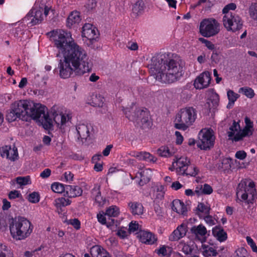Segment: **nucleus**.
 Instances as JSON below:
<instances>
[{"label": "nucleus", "instance_id": "nucleus-5", "mask_svg": "<svg viewBox=\"0 0 257 257\" xmlns=\"http://www.w3.org/2000/svg\"><path fill=\"white\" fill-rule=\"evenodd\" d=\"M196 118V112L192 107L181 109L177 114L175 127L177 129L185 131L192 124Z\"/></svg>", "mask_w": 257, "mask_h": 257}, {"label": "nucleus", "instance_id": "nucleus-52", "mask_svg": "<svg viewBox=\"0 0 257 257\" xmlns=\"http://www.w3.org/2000/svg\"><path fill=\"white\" fill-rule=\"evenodd\" d=\"M100 186L98 184H95L93 188L91 190V197L94 199L96 196L101 195L100 191Z\"/></svg>", "mask_w": 257, "mask_h": 257}, {"label": "nucleus", "instance_id": "nucleus-48", "mask_svg": "<svg viewBox=\"0 0 257 257\" xmlns=\"http://www.w3.org/2000/svg\"><path fill=\"white\" fill-rule=\"evenodd\" d=\"M231 257H247V252L245 248L241 247L237 249Z\"/></svg>", "mask_w": 257, "mask_h": 257}, {"label": "nucleus", "instance_id": "nucleus-61", "mask_svg": "<svg viewBox=\"0 0 257 257\" xmlns=\"http://www.w3.org/2000/svg\"><path fill=\"white\" fill-rule=\"evenodd\" d=\"M235 156L236 158L242 160L246 158V153L244 151H238L236 152Z\"/></svg>", "mask_w": 257, "mask_h": 257}, {"label": "nucleus", "instance_id": "nucleus-17", "mask_svg": "<svg viewBox=\"0 0 257 257\" xmlns=\"http://www.w3.org/2000/svg\"><path fill=\"white\" fill-rule=\"evenodd\" d=\"M187 232L186 225L182 224L174 230L169 236L171 241H177L185 236Z\"/></svg>", "mask_w": 257, "mask_h": 257}, {"label": "nucleus", "instance_id": "nucleus-32", "mask_svg": "<svg viewBox=\"0 0 257 257\" xmlns=\"http://www.w3.org/2000/svg\"><path fill=\"white\" fill-rule=\"evenodd\" d=\"M12 182L13 184L17 183L21 187L31 184V180L29 176L18 177Z\"/></svg>", "mask_w": 257, "mask_h": 257}, {"label": "nucleus", "instance_id": "nucleus-14", "mask_svg": "<svg viewBox=\"0 0 257 257\" xmlns=\"http://www.w3.org/2000/svg\"><path fill=\"white\" fill-rule=\"evenodd\" d=\"M0 155L3 158L6 157L12 161H15L18 158V152L17 148L14 147L6 146L0 148Z\"/></svg>", "mask_w": 257, "mask_h": 257}, {"label": "nucleus", "instance_id": "nucleus-33", "mask_svg": "<svg viewBox=\"0 0 257 257\" xmlns=\"http://www.w3.org/2000/svg\"><path fill=\"white\" fill-rule=\"evenodd\" d=\"M213 192L212 187L207 184H204L203 186L201 185L199 187H196L195 192L199 194L201 192L203 194H210Z\"/></svg>", "mask_w": 257, "mask_h": 257}, {"label": "nucleus", "instance_id": "nucleus-57", "mask_svg": "<svg viewBox=\"0 0 257 257\" xmlns=\"http://www.w3.org/2000/svg\"><path fill=\"white\" fill-rule=\"evenodd\" d=\"M94 199L95 203L97 204L98 206H102L104 205L106 201L105 199L103 198L101 195L96 196V198Z\"/></svg>", "mask_w": 257, "mask_h": 257}, {"label": "nucleus", "instance_id": "nucleus-31", "mask_svg": "<svg viewBox=\"0 0 257 257\" xmlns=\"http://www.w3.org/2000/svg\"><path fill=\"white\" fill-rule=\"evenodd\" d=\"M202 254L204 257H214L217 255V252L212 246L203 245Z\"/></svg>", "mask_w": 257, "mask_h": 257}, {"label": "nucleus", "instance_id": "nucleus-16", "mask_svg": "<svg viewBox=\"0 0 257 257\" xmlns=\"http://www.w3.org/2000/svg\"><path fill=\"white\" fill-rule=\"evenodd\" d=\"M92 128L90 124L84 123L79 124L76 126V130L79 135V138L83 141V140H86L90 136V130Z\"/></svg>", "mask_w": 257, "mask_h": 257}, {"label": "nucleus", "instance_id": "nucleus-39", "mask_svg": "<svg viewBox=\"0 0 257 257\" xmlns=\"http://www.w3.org/2000/svg\"><path fill=\"white\" fill-rule=\"evenodd\" d=\"M180 245L182 246V250L186 254H190L194 249V243L190 242L189 244L181 242Z\"/></svg>", "mask_w": 257, "mask_h": 257}, {"label": "nucleus", "instance_id": "nucleus-29", "mask_svg": "<svg viewBox=\"0 0 257 257\" xmlns=\"http://www.w3.org/2000/svg\"><path fill=\"white\" fill-rule=\"evenodd\" d=\"M210 207L205 205L203 203H199L196 208V213L202 218L204 216L209 214Z\"/></svg>", "mask_w": 257, "mask_h": 257}, {"label": "nucleus", "instance_id": "nucleus-36", "mask_svg": "<svg viewBox=\"0 0 257 257\" xmlns=\"http://www.w3.org/2000/svg\"><path fill=\"white\" fill-rule=\"evenodd\" d=\"M219 101V95L215 93L212 94L209 97V101L207 102L208 107L211 109V107H216L218 106Z\"/></svg>", "mask_w": 257, "mask_h": 257}, {"label": "nucleus", "instance_id": "nucleus-37", "mask_svg": "<svg viewBox=\"0 0 257 257\" xmlns=\"http://www.w3.org/2000/svg\"><path fill=\"white\" fill-rule=\"evenodd\" d=\"M55 206L57 207V209L60 208L61 210V208L62 207H65L68 205H70L71 203V201L68 199H66L63 197L59 198L55 200Z\"/></svg>", "mask_w": 257, "mask_h": 257}, {"label": "nucleus", "instance_id": "nucleus-63", "mask_svg": "<svg viewBox=\"0 0 257 257\" xmlns=\"http://www.w3.org/2000/svg\"><path fill=\"white\" fill-rule=\"evenodd\" d=\"M139 228V224L136 222L133 223L131 222L129 224V231L130 232H134L138 230Z\"/></svg>", "mask_w": 257, "mask_h": 257}, {"label": "nucleus", "instance_id": "nucleus-22", "mask_svg": "<svg viewBox=\"0 0 257 257\" xmlns=\"http://www.w3.org/2000/svg\"><path fill=\"white\" fill-rule=\"evenodd\" d=\"M213 235L220 241H225L227 237V233L220 226H215L212 229Z\"/></svg>", "mask_w": 257, "mask_h": 257}, {"label": "nucleus", "instance_id": "nucleus-30", "mask_svg": "<svg viewBox=\"0 0 257 257\" xmlns=\"http://www.w3.org/2000/svg\"><path fill=\"white\" fill-rule=\"evenodd\" d=\"M198 172L199 169L197 167L190 164L185 169L183 170L180 175L195 177Z\"/></svg>", "mask_w": 257, "mask_h": 257}, {"label": "nucleus", "instance_id": "nucleus-41", "mask_svg": "<svg viewBox=\"0 0 257 257\" xmlns=\"http://www.w3.org/2000/svg\"><path fill=\"white\" fill-rule=\"evenodd\" d=\"M227 97L229 100V102L227 105V108H229V105H232L236 99L239 97V95L233 92L231 90L227 91Z\"/></svg>", "mask_w": 257, "mask_h": 257}, {"label": "nucleus", "instance_id": "nucleus-19", "mask_svg": "<svg viewBox=\"0 0 257 257\" xmlns=\"http://www.w3.org/2000/svg\"><path fill=\"white\" fill-rule=\"evenodd\" d=\"M140 237L142 242L146 244H153L157 241L155 235L150 232L142 231L140 233Z\"/></svg>", "mask_w": 257, "mask_h": 257}, {"label": "nucleus", "instance_id": "nucleus-62", "mask_svg": "<svg viewBox=\"0 0 257 257\" xmlns=\"http://www.w3.org/2000/svg\"><path fill=\"white\" fill-rule=\"evenodd\" d=\"M154 210L158 218L160 219L163 216L162 208L159 205L156 204L154 205Z\"/></svg>", "mask_w": 257, "mask_h": 257}, {"label": "nucleus", "instance_id": "nucleus-21", "mask_svg": "<svg viewBox=\"0 0 257 257\" xmlns=\"http://www.w3.org/2000/svg\"><path fill=\"white\" fill-rule=\"evenodd\" d=\"M105 216L103 212L102 214L99 213L97 215L98 221L102 224H106L107 227L112 230L114 228V225H115V227L117 226V221L115 220L114 219L109 218H108V221H107Z\"/></svg>", "mask_w": 257, "mask_h": 257}, {"label": "nucleus", "instance_id": "nucleus-53", "mask_svg": "<svg viewBox=\"0 0 257 257\" xmlns=\"http://www.w3.org/2000/svg\"><path fill=\"white\" fill-rule=\"evenodd\" d=\"M156 251L158 255L161 256L169 257L170 255V254L168 253L167 247L165 246H162Z\"/></svg>", "mask_w": 257, "mask_h": 257}, {"label": "nucleus", "instance_id": "nucleus-8", "mask_svg": "<svg viewBox=\"0 0 257 257\" xmlns=\"http://www.w3.org/2000/svg\"><path fill=\"white\" fill-rule=\"evenodd\" d=\"M223 24L228 31L235 32L242 28V22L235 13H227L223 18Z\"/></svg>", "mask_w": 257, "mask_h": 257}, {"label": "nucleus", "instance_id": "nucleus-42", "mask_svg": "<svg viewBox=\"0 0 257 257\" xmlns=\"http://www.w3.org/2000/svg\"><path fill=\"white\" fill-rule=\"evenodd\" d=\"M232 159L229 158H223L221 160V164L219 165L218 168L223 170L229 169L231 168Z\"/></svg>", "mask_w": 257, "mask_h": 257}, {"label": "nucleus", "instance_id": "nucleus-13", "mask_svg": "<svg viewBox=\"0 0 257 257\" xmlns=\"http://www.w3.org/2000/svg\"><path fill=\"white\" fill-rule=\"evenodd\" d=\"M211 80V74L208 71L200 74L194 82V87L196 89H203L209 86Z\"/></svg>", "mask_w": 257, "mask_h": 257}, {"label": "nucleus", "instance_id": "nucleus-3", "mask_svg": "<svg viewBox=\"0 0 257 257\" xmlns=\"http://www.w3.org/2000/svg\"><path fill=\"white\" fill-rule=\"evenodd\" d=\"M23 103L26 121L31 119H39L45 128H51L52 127L53 121L48 113H45L46 107L44 105L27 100H23Z\"/></svg>", "mask_w": 257, "mask_h": 257}, {"label": "nucleus", "instance_id": "nucleus-11", "mask_svg": "<svg viewBox=\"0 0 257 257\" xmlns=\"http://www.w3.org/2000/svg\"><path fill=\"white\" fill-rule=\"evenodd\" d=\"M26 117L23 100L14 103L11 109L6 115V119L9 122L14 121L17 118L26 121Z\"/></svg>", "mask_w": 257, "mask_h": 257}, {"label": "nucleus", "instance_id": "nucleus-58", "mask_svg": "<svg viewBox=\"0 0 257 257\" xmlns=\"http://www.w3.org/2000/svg\"><path fill=\"white\" fill-rule=\"evenodd\" d=\"M246 238L248 244L250 246L253 251L256 252L257 246H256V244L253 241V239L249 236H247Z\"/></svg>", "mask_w": 257, "mask_h": 257}, {"label": "nucleus", "instance_id": "nucleus-50", "mask_svg": "<svg viewBox=\"0 0 257 257\" xmlns=\"http://www.w3.org/2000/svg\"><path fill=\"white\" fill-rule=\"evenodd\" d=\"M130 233V231H127L126 228L121 227L116 232V235L121 239L126 238Z\"/></svg>", "mask_w": 257, "mask_h": 257}, {"label": "nucleus", "instance_id": "nucleus-60", "mask_svg": "<svg viewBox=\"0 0 257 257\" xmlns=\"http://www.w3.org/2000/svg\"><path fill=\"white\" fill-rule=\"evenodd\" d=\"M204 219L205 220L206 223H207L210 226H212L215 224V221L211 216L209 214L206 215L203 217Z\"/></svg>", "mask_w": 257, "mask_h": 257}, {"label": "nucleus", "instance_id": "nucleus-28", "mask_svg": "<svg viewBox=\"0 0 257 257\" xmlns=\"http://www.w3.org/2000/svg\"><path fill=\"white\" fill-rule=\"evenodd\" d=\"M131 212L133 215H141L143 213L144 207L140 203L134 202L128 203Z\"/></svg>", "mask_w": 257, "mask_h": 257}, {"label": "nucleus", "instance_id": "nucleus-1", "mask_svg": "<svg viewBox=\"0 0 257 257\" xmlns=\"http://www.w3.org/2000/svg\"><path fill=\"white\" fill-rule=\"evenodd\" d=\"M51 40L58 49V54H62L63 60H60L54 73L58 72L61 78L70 77L74 72L77 75H82L91 70L92 64L85 50L75 43L70 32L63 30H55L47 33Z\"/></svg>", "mask_w": 257, "mask_h": 257}, {"label": "nucleus", "instance_id": "nucleus-27", "mask_svg": "<svg viewBox=\"0 0 257 257\" xmlns=\"http://www.w3.org/2000/svg\"><path fill=\"white\" fill-rule=\"evenodd\" d=\"M172 209L179 214H184L187 211V208L184 203L179 200L173 202Z\"/></svg>", "mask_w": 257, "mask_h": 257}, {"label": "nucleus", "instance_id": "nucleus-7", "mask_svg": "<svg viewBox=\"0 0 257 257\" xmlns=\"http://www.w3.org/2000/svg\"><path fill=\"white\" fill-rule=\"evenodd\" d=\"M126 117L131 121H136L143 128H149L152 123L149 111L146 109H138L132 114L125 113Z\"/></svg>", "mask_w": 257, "mask_h": 257}, {"label": "nucleus", "instance_id": "nucleus-18", "mask_svg": "<svg viewBox=\"0 0 257 257\" xmlns=\"http://www.w3.org/2000/svg\"><path fill=\"white\" fill-rule=\"evenodd\" d=\"M97 32L98 30L95 28L87 31L82 32V36L87 39L86 42L88 46H91L96 41Z\"/></svg>", "mask_w": 257, "mask_h": 257}, {"label": "nucleus", "instance_id": "nucleus-46", "mask_svg": "<svg viewBox=\"0 0 257 257\" xmlns=\"http://www.w3.org/2000/svg\"><path fill=\"white\" fill-rule=\"evenodd\" d=\"M103 97L100 95H96L92 97L93 105L95 107H102L103 104Z\"/></svg>", "mask_w": 257, "mask_h": 257}, {"label": "nucleus", "instance_id": "nucleus-43", "mask_svg": "<svg viewBox=\"0 0 257 257\" xmlns=\"http://www.w3.org/2000/svg\"><path fill=\"white\" fill-rule=\"evenodd\" d=\"M119 214V209L116 206H111L106 210L105 215L110 218V217H116Z\"/></svg>", "mask_w": 257, "mask_h": 257}, {"label": "nucleus", "instance_id": "nucleus-2", "mask_svg": "<svg viewBox=\"0 0 257 257\" xmlns=\"http://www.w3.org/2000/svg\"><path fill=\"white\" fill-rule=\"evenodd\" d=\"M181 60L177 55L170 57L166 54L153 56L148 64L149 73L157 80L172 83L182 75Z\"/></svg>", "mask_w": 257, "mask_h": 257}, {"label": "nucleus", "instance_id": "nucleus-47", "mask_svg": "<svg viewBox=\"0 0 257 257\" xmlns=\"http://www.w3.org/2000/svg\"><path fill=\"white\" fill-rule=\"evenodd\" d=\"M249 14L252 19L257 20V4H251L249 8Z\"/></svg>", "mask_w": 257, "mask_h": 257}, {"label": "nucleus", "instance_id": "nucleus-38", "mask_svg": "<svg viewBox=\"0 0 257 257\" xmlns=\"http://www.w3.org/2000/svg\"><path fill=\"white\" fill-rule=\"evenodd\" d=\"M239 129H240L239 124L234 120L232 125L229 127V131L227 133L229 140L232 141V138L235 136V133Z\"/></svg>", "mask_w": 257, "mask_h": 257}, {"label": "nucleus", "instance_id": "nucleus-64", "mask_svg": "<svg viewBox=\"0 0 257 257\" xmlns=\"http://www.w3.org/2000/svg\"><path fill=\"white\" fill-rule=\"evenodd\" d=\"M175 135L176 136V144L178 145L181 144L183 141V138L181 133L179 132L176 131L175 132Z\"/></svg>", "mask_w": 257, "mask_h": 257}, {"label": "nucleus", "instance_id": "nucleus-4", "mask_svg": "<svg viewBox=\"0 0 257 257\" xmlns=\"http://www.w3.org/2000/svg\"><path fill=\"white\" fill-rule=\"evenodd\" d=\"M12 236L17 240L24 239L32 232L33 226L26 218L19 216L12 219L10 224Z\"/></svg>", "mask_w": 257, "mask_h": 257}, {"label": "nucleus", "instance_id": "nucleus-26", "mask_svg": "<svg viewBox=\"0 0 257 257\" xmlns=\"http://www.w3.org/2000/svg\"><path fill=\"white\" fill-rule=\"evenodd\" d=\"M53 116V121L56 123L57 126L60 128L66 123L67 121L66 116L62 113H57L54 111L52 112Z\"/></svg>", "mask_w": 257, "mask_h": 257}, {"label": "nucleus", "instance_id": "nucleus-34", "mask_svg": "<svg viewBox=\"0 0 257 257\" xmlns=\"http://www.w3.org/2000/svg\"><path fill=\"white\" fill-rule=\"evenodd\" d=\"M138 157L141 160L146 161L148 162L155 163L157 160V158L152 155L148 152H140Z\"/></svg>", "mask_w": 257, "mask_h": 257}, {"label": "nucleus", "instance_id": "nucleus-44", "mask_svg": "<svg viewBox=\"0 0 257 257\" xmlns=\"http://www.w3.org/2000/svg\"><path fill=\"white\" fill-rule=\"evenodd\" d=\"M66 185L59 183H54L51 185V189L53 191L57 193H65Z\"/></svg>", "mask_w": 257, "mask_h": 257}, {"label": "nucleus", "instance_id": "nucleus-20", "mask_svg": "<svg viewBox=\"0 0 257 257\" xmlns=\"http://www.w3.org/2000/svg\"><path fill=\"white\" fill-rule=\"evenodd\" d=\"M81 187L75 185H66L65 194L69 198L80 196L82 195Z\"/></svg>", "mask_w": 257, "mask_h": 257}, {"label": "nucleus", "instance_id": "nucleus-40", "mask_svg": "<svg viewBox=\"0 0 257 257\" xmlns=\"http://www.w3.org/2000/svg\"><path fill=\"white\" fill-rule=\"evenodd\" d=\"M147 173V171H143L137 173L136 177H140L141 178L139 183L140 186H143L145 184H146L150 181V178L146 176Z\"/></svg>", "mask_w": 257, "mask_h": 257}, {"label": "nucleus", "instance_id": "nucleus-9", "mask_svg": "<svg viewBox=\"0 0 257 257\" xmlns=\"http://www.w3.org/2000/svg\"><path fill=\"white\" fill-rule=\"evenodd\" d=\"M214 141L215 137L212 130H201L199 134L197 146L201 150H210L213 147Z\"/></svg>", "mask_w": 257, "mask_h": 257}, {"label": "nucleus", "instance_id": "nucleus-45", "mask_svg": "<svg viewBox=\"0 0 257 257\" xmlns=\"http://www.w3.org/2000/svg\"><path fill=\"white\" fill-rule=\"evenodd\" d=\"M239 92H242L244 95L248 98H251L254 96L253 90L249 87H243L239 89Z\"/></svg>", "mask_w": 257, "mask_h": 257}, {"label": "nucleus", "instance_id": "nucleus-59", "mask_svg": "<svg viewBox=\"0 0 257 257\" xmlns=\"http://www.w3.org/2000/svg\"><path fill=\"white\" fill-rule=\"evenodd\" d=\"M98 255L97 257H111L110 255L105 249L98 248L97 249Z\"/></svg>", "mask_w": 257, "mask_h": 257}, {"label": "nucleus", "instance_id": "nucleus-35", "mask_svg": "<svg viewBox=\"0 0 257 257\" xmlns=\"http://www.w3.org/2000/svg\"><path fill=\"white\" fill-rule=\"evenodd\" d=\"M158 154L164 157H169L174 154V152L171 151L167 146H162L157 150Z\"/></svg>", "mask_w": 257, "mask_h": 257}, {"label": "nucleus", "instance_id": "nucleus-10", "mask_svg": "<svg viewBox=\"0 0 257 257\" xmlns=\"http://www.w3.org/2000/svg\"><path fill=\"white\" fill-rule=\"evenodd\" d=\"M255 194V189L253 182H249L247 185L246 183L243 181L238 184L236 195H240L243 200H247L248 199V201H250L253 200Z\"/></svg>", "mask_w": 257, "mask_h": 257}, {"label": "nucleus", "instance_id": "nucleus-23", "mask_svg": "<svg viewBox=\"0 0 257 257\" xmlns=\"http://www.w3.org/2000/svg\"><path fill=\"white\" fill-rule=\"evenodd\" d=\"M252 135V130L244 127L242 131L237 133L232 138V141L238 142L245 137H249Z\"/></svg>", "mask_w": 257, "mask_h": 257}, {"label": "nucleus", "instance_id": "nucleus-49", "mask_svg": "<svg viewBox=\"0 0 257 257\" xmlns=\"http://www.w3.org/2000/svg\"><path fill=\"white\" fill-rule=\"evenodd\" d=\"M28 199L31 203H36L40 200V195L38 193L34 192L28 195Z\"/></svg>", "mask_w": 257, "mask_h": 257}, {"label": "nucleus", "instance_id": "nucleus-12", "mask_svg": "<svg viewBox=\"0 0 257 257\" xmlns=\"http://www.w3.org/2000/svg\"><path fill=\"white\" fill-rule=\"evenodd\" d=\"M43 20V9L41 8L32 9L24 18V21L27 22L29 27H32L39 24Z\"/></svg>", "mask_w": 257, "mask_h": 257}, {"label": "nucleus", "instance_id": "nucleus-6", "mask_svg": "<svg viewBox=\"0 0 257 257\" xmlns=\"http://www.w3.org/2000/svg\"><path fill=\"white\" fill-rule=\"evenodd\" d=\"M220 24L213 18L205 19L200 24L199 32L204 37H211L220 32Z\"/></svg>", "mask_w": 257, "mask_h": 257}, {"label": "nucleus", "instance_id": "nucleus-24", "mask_svg": "<svg viewBox=\"0 0 257 257\" xmlns=\"http://www.w3.org/2000/svg\"><path fill=\"white\" fill-rule=\"evenodd\" d=\"M81 21L80 13L77 11L71 13L67 20V26L70 28L73 25L79 23Z\"/></svg>", "mask_w": 257, "mask_h": 257}, {"label": "nucleus", "instance_id": "nucleus-51", "mask_svg": "<svg viewBox=\"0 0 257 257\" xmlns=\"http://www.w3.org/2000/svg\"><path fill=\"white\" fill-rule=\"evenodd\" d=\"M199 41L203 44L209 50H213L215 49V45L210 41H208L203 38H199Z\"/></svg>", "mask_w": 257, "mask_h": 257}, {"label": "nucleus", "instance_id": "nucleus-25", "mask_svg": "<svg viewBox=\"0 0 257 257\" xmlns=\"http://www.w3.org/2000/svg\"><path fill=\"white\" fill-rule=\"evenodd\" d=\"M176 165L177 166V171L180 174L183 170L185 169L190 164V161L187 157H181L176 160Z\"/></svg>", "mask_w": 257, "mask_h": 257}, {"label": "nucleus", "instance_id": "nucleus-55", "mask_svg": "<svg viewBox=\"0 0 257 257\" xmlns=\"http://www.w3.org/2000/svg\"><path fill=\"white\" fill-rule=\"evenodd\" d=\"M68 223L71 224L76 229H79L80 228V222L78 219H70L68 221Z\"/></svg>", "mask_w": 257, "mask_h": 257}, {"label": "nucleus", "instance_id": "nucleus-54", "mask_svg": "<svg viewBox=\"0 0 257 257\" xmlns=\"http://www.w3.org/2000/svg\"><path fill=\"white\" fill-rule=\"evenodd\" d=\"M236 8V5L234 3H230L226 5L222 10L223 13L225 15L227 13H232L229 10H234Z\"/></svg>", "mask_w": 257, "mask_h": 257}, {"label": "nucleus", "instance_id": "nucleus-15", "mask_svg": "<svg viewBox=\"0 0 257 257\" xmlns=\"http://www.w3.org/2000/svg\"><path fill=\"white\" fill-rule=\"evenodd\" d=\"M190 231L198 240L201 241L206 240V235L207 231L206 227L202 224L194 225L191 227Z\"/></svg>", "mask_w": 257, "mask_h": 257}, {"label": "nucleus", "instance_id": "nucleus-56", "mask_svg": "<svg viewBox=\"0 0 257 257\" xmlns=\"http://www.w3.org/2000/svg\"><path fill=\"white\" fill-rule=\"evenodd\" d=\"M22 197L21 194L19 191L13 190L10 192L9 193V198L10 199H14L17 198H20Z\"/></svg>", "mask_w": 257, "mask_h": 257}]
</instances>
